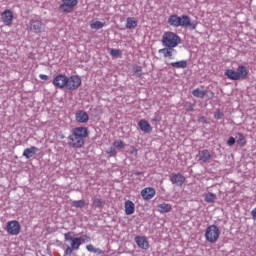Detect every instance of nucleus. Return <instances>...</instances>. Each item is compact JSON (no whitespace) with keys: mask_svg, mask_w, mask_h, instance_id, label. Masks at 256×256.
<instances>
[{"mask_svg":"<svg viewBox=\"0 0 256 256\" xmlns=\"http://www.w3.org/2000/svg\"><path fill=\"white\" fill-rule=\"evenodd\" d=\"M137 27V21L135 18L128 17L126 19V29H135Z\"/></svg>","mask_w":256,"mask_h":256,"instance_id":"nucleus-28","label":"nucleus"},{"mask_svg":"<svg viewBox=\"0 0 256 256\" xmlns=\"http://www.w3.org/2000/svg\"><path fill=\"white\" fill-rule=\"evenodd\" d=\"M134 175H136V176L143 175V172L137 171L134 173Z\"/></svg>","mask_w":256,"mask_h":256,"instance_id":"nucleus-47","label":"nucleus"},{"mask_svg":"<svg viewBox=\"0 0 256 256\" xmlns=\"http://www.w3.org/2000/svg\"><path fill=\"white\" fill-rule=\"evenodd\" d=\"M7 233L9 235H19L21 233V224H19V221L12 220L7 223Z\"/></svg>","mask_w":256,"mask_h":256,"instance_id":"nucleus-9","label":"nucleus"},{"mask_svg":"<svg viewBox=\"0 0 256 256\" xmlns=\"http://www.w3.org/2000/svg\"><path fill=\"white\" fill-rule=\"evenodd\" d=\"M105 25L101 21H95L93 24H91L92 29H103Z\"/></svg>","mask_w":256,"mask_h":256,"instance_id":"nucleus-35","label":"nucleus"},{"mask_svg":"<svg viewBox=\"0 0 256 256\" xmlns=\"http://www.w3.org/2000/svg\"><path fill=\"white\" fill-rule=\"evenodd\" d=\"M199 123H207V118L205 116H200L198 118Z\"/></svg>","mask_w":256,"mask_h":256,"instance_id":"nucleus-43","label":"nucleus"},{"mask_svg":"<svg viewBox=\"0 0 256 256\" xmlns=\"http://www.w3.org/2000/svg\"><path fill=\"white\" fill-rule=\"evenodd\" d=\"M170 181L173 185H177V187H183L186 179H185L184 175L181 173H173L170 176Z\"/></svg>","mask_w":256,"mask_h":256,"instance_id":"nucleus-12","label":"nucleus"},{"mask_svg":"<svg viewBox=\"0 0 256 256\" xmlns=\"http://www.w3.org/2000/svg\"><path fill=\"white\" fill-rule=\"evenodd\" d=\"M89 137V129L87 127H76L72 130V134L68 136V145L72 149H81L85 145V139Z\"/></svg>","mask_w":256,"mask_h":256,"instance_id":"nucleus-1","label":"nucleus"},{"mask_svg":"<svg viewBox=\"0 0 256 256\" xmlns=\"http://www.w3.org/2000/svg\"><path fill=\"white\" fill-rule=\"evenodd\" d=\"M79 0H62V4L59 6L61 13H73L75 7H77Z\"/></svg>","mask_w":256,"mask_h":256,"instance_id":"nucleus-6","label":"nucleus"},{"mask_svg":"<svg viewBox=\"0 0 256 256\" xmlns=\"http://www.w3.org/2000/svg\"><path fill=\"white\" fill-rule=\"evenodd\" d=\"M173 51H175V48L171 47H165L158 50V53H162L165 58L173 59Z\"/></svg>","mask_w":256,"mask_h":256,"instance_id":"nucleus-23","label":"nucleus"},{"mask_svg":"<svg viewBox=\"0 0 256 256\" xmlns=\"http://www.w3.org/2000/svg\"><path fill=\"white\" fill-rule=\"evenodd\" d=\"M125 213L126 215H133L135 213V203L131 200L125 202Z\"/></svg>","mask_w":256,"mask_h":256,"instance_id":"nucleus-22","label":"nucleus"},{"mask_svg":"<svg viewBox=\"0 0 256 256\" xmlns=\"http://www.w3.org/2000/svg\"><path fill=\"white\" fill-rule=\"evenodd\" d=\"M219 235H221V231H219L217 225L212 224L206 228L205 238L208 243H217L219 241Z\"/></svg>","mask_w":256,"mask_h":256,"instance_id":"nucleus-4","label":"nucleus"},{"mask_svg":"<svg viewBox=\"0 0 256 256\" xmlns=\"http://www.w3.org/2000/svg\"><path fill=\"white\" fill-rule=\"evenodd\" d=\"M197 157L200 163H209V161H211V152H209L207 149H204L198 152Z\"/></svg>","mask_w":256,"mask_h":256,"instance_id":"nucleus-14","label":"nucleus"},{"mask_svg":"<svg viewBox=\"0 0 256 256\" xmlns=\"http://www.w3.org/2000/svg\"><path fill=\"white\" fill-rule=\"evenodd\" d=\"M138 127L141 129V131H144V133H151V131H153L151 124H149L147 120H140L138 122Z\"/></svg>","mask_w":256,"mask_h":256,"instance_id":"nucleus-19","label":"nucleus"},{"mask_svg":"<svg viewBox=\"0 0 256 256\" xmlns=\"http://www.w3.org/2000/svg\"><path fill=\"white\" fill-rule=\"evenodd\" d=\"M39 78L42 79V81H48L49 80V76H47L45 74H40Z\"/></svg>","mask_w":256,"mask_h":256,"instance_id":"nucleus-42","label":"nucleus"},{"mask_svg":"<svg viewBox=\"0 0 256 256\" xmlns=\"http://www.w3.org/2000/svg\"><path fill=\"white\" fill-rule=\"evenodd\" d=\"M38 152H39V148L35 146H31L30 148L24 149L23 157L27 159H31V157H33L34 155H37Z\"/></svg>","mask_w":256,"mask_h":256,"instance_id":"nucleus-18","label":"nucleus"},{"mask_svg":"<svg viewBox=\"0 0 256 256\" xmlns=\"http://www.w3.org/2000/svg\"><path fill=\"white\" fill-rule=\"evenodd\" d=\"M72 207H75L76 209H83V207H85V200L72 201Z\"/></svg>","mask_w":256,"mask_h":256,"instance_id":"nucleus-32","label":"nucleus"},{"mask_svg":"<svg viewBox=\"0 0 256 256\" xmlns=\"http://www.w3.org/2000/svg\"><path fill=\"white\" fill-rule=\"evenodd\" d=\"M251 215H252V219H254V221H256V208H254V209L251 211Z\"/></svg>","mask_w":256,"mask_h":256,"instance_id":"nucleus-45","label":"nucleus"},{"mask_svg":"<svg viewBox=\"0 0 256 256\" xmlns=\"http://www.w3.org/2000/svg\"><path fill=\"white\" fill-rule=\"evenodd\" d=\"M184 109L185 111H188L189 113L193 112L195 109V104L191 103V102H186L184 104Z\"/></svg>","mask_w":256,"mask_h":256,"instance_id":"nucleus-33","label":"nucleus"},{"mask_svg":"<svg viewBox=\"0 0 256 256\" xmlns=\"http://www.w3.org/2000/svg\"><path fill=\"white\" fill-rule=\"evenodd\" d=\"M1 20L7 27H11L13 25V11L6 9L1 13Z\"/></svg>","mask_w":256,"mask_h":256,"instance_id":"nucleus-11","label":"nucleus"},{"mask_svg":"<svg viewBox=\"0 0 256 256\" xmlns=\"http://www.w3.org/2000/svg\"><path fill=\"white\" fill-rule=\"evenodd\" d=\"M168 23L172 27H189L191 31H195L199 25L197 20L191 21V17L188 15L178 16L177 14L169 16Z\"/></svg>","mask_w":256,"mask_h":256,"instance_id":"nucleus-2","label":"nucleus"},{"mask_svg":"<svg viewBox=\"0 0 256 256\" xmlns=\"http://www.w3.org/2000/svg\"><path fill=\"white\" fill-rule=\"evenodd\" d=\"M29 31L35 33V35H41L45 31V24L41 20L31 19L29 22Z\"/></svg>","mask_w":256,"mask_h":256,"instance_id":"nucleus-8","label":"nucleus"},{"mask_svg":"<svg viewBox=\"0 0 256 256\" xmlns=\"http://www.w3.org/2000/svg\"><path fill=\"white\" fill-rule=\"evenodd\" d=\"M133 75L134 77H137L138 79L143 77V67L141 66H135L133 69Z\"/></svg>","mask_w":256,"mask_h":256,"instance_id":"nucleus-31","label":"nucleus"},{"mask_svg":"<svg viewBox=\"0 0 256 256\" xmlns=\"http://www.w3.org/2000/svg\"><path fill=\"white\" fill-rule=\"evenodd\" d=\"M110 55H111V57H121V50L111 49Z\"/></svg>","mask_w":256,"mask_h":256,"instance_id":"nucleus-37","label":"nucleus"},{"mask_svg":"<svg viewBox=\"0 0 256 256\" xmlns=\"http://www.w3.org/2000/svg\"><path fill=\"white\" fill-rule=\"evenodd\" d=\"M75 117L77 123H87V121H89V114L83 110L76 112Z\"/></svg>","mask_w":256,"mask_h":256,"instance_id":"nucleus-17","label":"nucleus"},{"mask_svg":"<svg viewBox=\"0 0 256 256\" xmlns=\"http://www.w3.org/2000/svg\"><path fill=\"white\" fill-rule=\"evenodd\" d=\"M87 251H89V253H94L95 252V246H93V244H88L86 246Z\"/></svg>","mask_w":256,"mask_h":256,"instance_id":"nucleus-40","label":"nucleus"},{"mask_svg":"<svg viewBox=\"0 0 256 256\" xmlns=\"http://www.w3.org/2000/svg\"><path fill=\"white\" fill-rule=\"evenodd\" d=\"M236 73L238 74V79H247V75H249V69L243 65H240L237 67Z\"/></svg>","mask_w":256,"mask_h":256,"instance_id":"nucleus-20","label":"nucleus"},{"mask_svg":"<svg viewBox=\"0 0 256 256\" xmlns=\"http://www.w3.org/2000/svg\"><path fill=\"white\" fill-rule=\"evenodd\" d=\"M52 84L57 89H65L67 85V75L65 74H59L56 77H54Z\"/></svg>","mask_w":256,"mask_h":256,"instance_id":"nucleus-10","label":"nucleus"},{"mask_svg":"<svg viewBox=\"0 0 256 256\" xmlns=\"http://www.w3.org/2000/svg\"><path fill=\"white\" fill-rule=\"evenodd\" d=\"M106 153L109 155V157H115L117 155V149L111 146L106 150Z\"/></svg>","mask_w":256,"mask_h":256,"instance_id":"nucleus-34","label":"nucleus"},{"mask_svg":"<svg viewBox=\"0 0 256 256\" xmlns=\"http://www.w3.org/2000/svg\"><path fill=\"white\" fill-rule=\"evenodd\" d=\"M223 117H225V114L221 111H216L214 113V119H217V121L221 120Z\"/></svg>","mask_w":256,"mask_h":256,"instance_id":"nucleus-38","label":"nucleus"},{"mask_svg":"<svg viewBox=\"0 0 256 256\" xmlns=\"http://www.w3.org/2000/svg\"><path fill=\"white\" fill-rule=\"evenodd\" d=\"M192 95L198 99H203L207 95V91L196 88L192 91Z\"/></svg>","mask_w":256,"mask_h":256,"instance_id":"nucleus-27","label":"nucleus"},{"mask_svg":"<svg viewBox=\"0 0 256 256\" xmlns=\"http://www.w3.org/2000/svg\"><path fill=\"white\" fill-rule=\"evenodd\" d=\"M224 75L228 78L231 79V81H239V74L237 71L233 69H228L225 71Z\"/></svg>","mask_w":256,"mask_h":256,"instance_id":"nucleus-21","label":"nucleus"},{"mask_svg":"<svg viewBox=\"0 0 256 256\" xmlns=\"http://www.w3.org/2000/svg\"><path fill=\"white\" fill-rule=\"evenodd\" d=\"M94 253H96V255H104L105 251L101 250L100 248H94Z\"/></svg>","mask_w":256,"mask_h":256,"instance_id":"nucleus-41","label":"nucleus"},{"mask_svg":"<svg viewBox=\"0 0 256 256\" xmlns=\"http://www.w3.org/2000/svg\"><path fill=\"white\" fill-rule=\"evenodd\" d=\"M236 143L240 145V147H245V145H247V139H245V135H243V133L238 132L236 134Z\"/></svg>","mask_w":256,"mask_h":256,"instance_id":"nucleus-25","label":"nucleus"},{"mask_svg":"<svg viewBox=\"0 0 256 256\" xmlns=\"http://www.w3.org/2000/svg\"><path fill=\"white\" fill-rule=\"evenodd\" d=\"M170 65L173 69H187V60L172 62Z\"/></svg>","mask_w":256,"mask_h":256,"instance_id":"nucleus-24","label":"nucleus"},{"mask_svg":"<svg viewBox=\"0 0 256 256\" xmlns=\"http://www.w3.org/2000/svg\"><path fill=\"white\" fill-rule=\"evenodd\" d=\"M158 209L160 211V213H169V211H171L172 206L171 204H167V203H162L158 205Z\"/></svg>","mask_w":256,"mask_h":256,"instance_id":"nucleus-30","label":"nucleus"},{"mask_svg":"<svg viewBox=\"0 0 256 256\" xmlns=\"http://www.w3.org/2000/svg\"><path fill=\"white\" fill-rule=\"evenodd\" d=\"M73 237H75V232H67L64 234V241H70V246H68L65 251L64 255H73V251H79L77 242L73 241Z\"/></svg>","mask_w":256,"mask_h":256,"instance_id":"nucleus-5","label":"nucleus"},{"mask_svg":"<svg viewBox=\"0 0 256 256\" xmlns=\"http://www.w3.org/2000/svg\"><path fill=\"white\" fill-rule=\"evenodd\" d=\"M92 205L97 209H103V207L105 206V201H103L101 198H93Z\"/></svg>","mask_w":256,"mask_h":256,"instance_id":"nucleus-29","label":"nucleus"},{"mask_svg":"<svg viewBox=\"0 0 256 256\" xmlns=\"http://www.w3.org/2000/svg\"><path fill=\"white\" fill-rule=\"evenodd\" d=\"M135 243L138 245V247H140V249H149V241H147V238L144 236H136Z\"/></svg>","mask_w":256,"mask_h":256,"instance_id":"nucleus-15","label":"nucleus"},{"mask_svg":"<svg viewBox=\"0 0 256 256\" xmlns=\"http://www.w3.org/2000/svg\"><path fill=\"white\" fill-rule=\"evenodd\" d=\"M152 123L155 122V123H159L161 120L158 118V117H154L152 118Z\"/></svg>","mask_w":256,"mask_h":256,"instance_id":"nucleus-46","label":"nucleus"},{"mask_svg":"<svg viewBox=\"0 0 256 256\" xmlns=\"http://www.w3.org/2000/svg\"><path fill=\"white\" fill-rule=\"evenodd\" d=\"M204 201L206 203H215L217 201V194L212 192L204 194Z\"/></svg>","mask_w":256,"mask_h":256,"instance_id":"nucleus-26","label":"nucleus"},{"mask_svg":"<svg viewBox=\"0 0 256 256\" xmlns=\"http://www.w3.org/2000/svg\"><path fill=\"white\" fill-rule=\"evenodd\" d=\"M114 147H116V149H125V142L123 141H115L113 143Z\"/></svg>","mask_w":256,"mask_h":256,"instance_id":"nucleus-36","label":"nucleus"},{"mask_svg":"<svg viewBox=\"0 0 256 256\" xmlns=\"http://www.w3.org/2000/svg\"><path fill=\"white\" fill-rule=\"evenodd\" d=\"M162 45L163 47H170L175 49L179 43H181V37L174 32H164L162 35Z\"/></svg>","mask_w":256,"mask_h":256,"instance_id":"nucleus-3","label":"nucleus"},{"mask_svg":"<svg viewBox=\"0 0 256 256\" xmlns=\"http://www.w3.org/2000/svg\"><path fill=\"white\" fill-rule=\"evenodd\" d=\"M130 153H131V155H134V157H137L138 150L136 148H133Z\"/></svg>","mask_w":256,"mask_h":256,"instance_id":"nucleus-44","label":"nucleus"},{"mask_svg":"<svg viewBox=\"0 0 256 256\" xmlns=\"http://www.w3.org/2000/svg\"><path fill=\"white\" fill-rule=\"evenodd\" d=\"M66 89L68 91H76V89L81 87V77L78 75H72L67 77Z\"/></svg>","mask_w":256,"mask_h":256,"instance_id":"nucleus-7","label":"nucleus"},{"mask_svg":"<svg viewBox=\"0 0 256 256\" xmlns=\"http://www.w3.org/2000/svg\"><path fill=\"white\" fill-rule=\"evenodd\" d=\"M236 143L235 137L230 136L228 141H227V145H229V147H233V145Z\"/></svg>","mask_w":256,"mask_h":256,"instance_id":"nucleus-39","label":"nucleus"},{"mask_svg":"<svg viewBox=\"0 0 256 256\" xmlns=\"http://www.w3.org/2000/svg\"><path fill=\"white\" fill-rule=\"evenodd\" d=\"M156 193L157 192L155 191V188L147 187L141 191L140 195L144 199V201H149L153 199V197H155Z\"/></svg>","mask_w":256,"mask_h":256,"instance_id":"nucleus-13","label":"nucleus"},{"mask_svg":"<svg viewBox=\"0 0 256 256\" xmlns=\"http://www.w3.org/2000/svg\"><path fill=\"white\" fill-rule=\"evenodd\" d=\"M72 241L76 244H78V248L81 247V245H83V243H89L91 242V237H89L88 235H82L81 237H75V236H72Z\"/></svg>","mask_w":256,"mask_h":256,"instance_id":"nucleus-16","label":"nucleus"}]
</instances>
